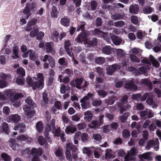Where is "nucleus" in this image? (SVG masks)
Returning a JSON list of instances; mask_svg holds the SVG:
<instances>
[{
    "label": "nucleus",
    "instance_id": "9",
    "mask_svg": "<svg viewBox=\"0 0 161 161\" xmlns=\"http://www.w3.org/2000/svg\"><path fill=\"white\" fill-rule=\"evenodd\" d=\"M110 36L114 44L115 45H120L122 42V39L120 37L114 34H110Z\"/></svg>",
    "mask_w": 161,
    "mask_h": 161
},
{
    "label": "nucleus",
    "instance_id": "13",
    "mask_svg": "<svg viewBox=\"0 0 161 161\" xmlns=\"http://www.w3.org/2000/svg\"><path fill=\"white\" fill-rule=\"evenodd\" d=\"M125 87L126 89H130L131 90H136L137 89L136 86L132 80H130L128 83H126L125 84Z\"/></svg>",
    "mask_w": 161,
    "mask_h": 161
},
{
    "label": "nucleus",
    "instance_id": "3",
    "mask_svg": "<svg viewBox=\"0 0 161 161\" xmlns=\"http://www.w3.org/2000/svg\"><path fill=\"white\" fill-rule=\"evenodd\" d=\"M35 6L34 3H27L26 4L23 12L24 14L26 15L24 17L26 19H27L31 16V11L35 8Z\"/></svg>",
    "mask_w": 161,
    "mask_h": 161
},
{
    "label": "nucleus",
    "instance_id": "7",
    "mask_svg": "<svg viewBox=\"0 0 161 161\" xmlns=\"http://www.w3.org/2000/svg\"><path fill=\"white\" fill-rule=\"evenodd\" d=\"M45 48L47 53H51L53 55L55 53L53 42H46L45 45Z\"/></svg>",
    "mask_w": 161,
    "mask_h": 161
},
{
    "label": "nucleus",
    "instance_id": "2",
    "mask_svg": "<svg viewBox=\"0 0 161 161\" xmlns=\"http://www.w3.org/2000/svg\"><path fill=\"white\" fill-rule=\"evenodd\" d=\"M66 151L68 152L71 153V152L73 159L74 161L77 160L78 155L76 152L78 149L76 146L72 143H68L66 145Z\"/></svg>",
    "mask_w": 161,
    "mask_h": 161
},
{
    "label": "nucleus",
    "instance_id": "45",
    "mask_svg": "<svg viewBox=\"0 0 161 161\" xmlns=\"http://www.w3.org/2000/svg\"><path fill=\"white\" fill-rule=\"evenodd\" d=\"M123 138H129L130 136V133L129 130L127 129L123 130L122 132Z\"/></svg>",
    "mask_w": 161,
    "mask_h": 161
},
{
    "label": "nucleus",
    "instance_id": "24",
    "mask_svg": "<svg viewBox=\"0 0 161 161\" xmlns=\"http://www.w3.org/2000/svg\"><path fill=\"white\" fill-rule=\"evenodd\" d=\"M141 83L142 85H144L148 87L150 89L152 88L153 85L152 82L150 81L148 79L145 78L142 80Z\"/></svg>",
    "mask_w": 161,
    "mask_h": 161
},
{
    "label": "nucleus",
    "instance_id": "1",
    "mask_svg": "<svg viewBox=\"0 0 161 161\" xmlns=\"http://www.w3.org/2000/svg\"><path fill=\"white\" fill-rule=\"evenodd\" d=\"M37 76V78L36 81H33L31 77L27 78L26 79L28 85L29 86L32 87L34 90L36 89L41 90L44 86V79L43 74L38 73Z\"/></svg>",
    "mask_w": 161,
    "mask_h": 161
},
{
    "label": "nucleus",
    "instance_id": "5",
    "mask_svg": "<svg viewBox=\"0 0 161 161\" xmlns=\"http://www.w3.org/2000/svg\"><path fill=\"white\" fill-rule=\"evenodd\" d=\"M23 109L27 117L29 118L33 117L35 112V111L34 110V108H31L26 105H24Z\"/></svg>",
    "mask_w": 161,
    "mask_h": 161
},
{
    "label": "nucleus",
    "instance_id": "21",
    "mask_svg": "<svg viewBox=\"0 0 161 161\" xmlns=\"http://www.w3.org/2000/svg\"><path fill=\"white\" fill-rule=\"evenodd\" d=\"M1 132H4L6 134L9 133V128L8 125L5 122L3 123L2 125V129L1 130Z\"/></svg>",
    "mask_w": 161,
    "mask_h": 161
},
{
    "label": "nucleus",
    "instance_id": "37",
    "mask_svg": "<svg viewBox=\"0 0 161 161\" xmlns=\"http://www.w3.org/2000/svg\"><path fill=\"white\" fill-rule=\"evenodd\" d=\"M38 140L39 143L41 146H43L44 144H45V146L48 145L46 140L42 136H39L38 138Z\"/></svg>",
    "mask_w": 161,
    "mask_h": 161
},
{
    "label": "nucleus",
    "instance_id": "59",
    "mask_svg": "<svg viewBox=\"0 0 161 161\" xmlns=\"http://www.w3.org/2000/svg\"><path fill=\"white\" fill-rule=\"evenodd\" d=\"M96 25L97 27H99L101 26L103 21L102 19L100 17H97L96 20Z\"/></svg>",
    "mask_w": 161,
    "mask_h": 161
},
{
    "label": "nucleus",
    "instance_id": "54",
    "mask_svg": "<svg viewBox=\"0 0 161 161\" xmlns=\"http://www.w3.org/2000/svg\"><path fill=\"white\" fill-rule=\"evenodd\" d=\"M58 62L61 65L66 66L68 64V63L65 61V58H61L59 59Z\"/></svg>",
    "mask_w": 161,
    "mask_h": 161
},
{
    "label": "nucleus",
    "instance_id": "48",
    "mask_svg": "<svg viewBox=\"0 0 161 161\" xmlns=\"http://www.w3.org/2000/svg\"><path fill=\"white\" fill-rule=\"evenodd\" d=\"M80 115L78 114H75L71 117L72 120L75 122L79 121L80 119Z\"/></svg>",
    "mask_w": 161,
    "mask_h": 161
},
{
    "label": "nucleus",
    "instance_id": "30",
    "mask_svg": "<svg viewBox=\"0 0 161 161\" xmlns=\"http://www.w3.org/2000/svg\"><path fill=\"white\" fill-rule=\"evenodd\" d=\"M157 142L158 143L157 144H159L158 140L157 142H155L153 140L149 141L147 143V145L146 147V149L147 150H149L151 147H153L155 144H157Z\"/></svg>",
    "mask_w": 161,
    "mask_h": 161
},
{
    "label": "nucleus",
    "instance_id": "43",
    "mask_svg": "<svg viewBox=\"0 0 161 161\" xmlns=\"http://www.w3.org/2000/svg\"><path fill=\"white\" fill-rule=\"evenodd\" d=\"M123 17V16L120 13H117L114 14L112 16V19L114 20H118L122 19Z\"/></svg>",
    "mask_w": 161,
    "mask_h": 161
},
{
    "label": "nucleus",
    "instance_id": "44",
    "mask_svg": "<svg viewBox=\"0 0 161 161\" xmlns=\"http://www.w3.org/2000/svg\"><path fill=\"white\" fill-rule=\"evenodd\" d=\"M130 58L132 62H136L138 63L140 61V59L134 55L130 54Z\"/></svg>",
    "mask_w": 161,
    "mask_h": 161
},
{
    "label": "nucleus",
    "instance_id": "41",
    "mask_svg": "<svg viewBox=\"0 0 161 161\" xmlns=\"http://www.w3.org/2000/svg\"><path fill=\"white\" fill-rule=\"evenodd\" d=\"M51 131L54 134L55 136L59 137L60 134L61 129L60 127L57 128V129L55 128L53 130Z\"/></svg>",
    "mask_w": 161,
    "mask_h": 161
},
{
    "label": "nucleus",
    "instance_id": "14",
    "mask_svg": "<svg viewBox=\"0 0 161 161\" xmlns=\"http://www.w3.org/2000/svg\"><path fill=\"white\" fill-rule=\"evenodd\" d=\"M129 10L131 14H136L139 12V7L138 5L136 4L131 5L130 6Z\"/></svg>",
    "mask_w": 161,
    "mask_h": 161
},
{
    "label": "nucleus",
    "instance_id": "32",
    "mask_svg": "<svg viewBox=\"0 0 161 161\" xmlns=\"http://www.w3.org/2000/svg\"><path fill=\"white\" fill-rule=\"evenodd\" d=\"M36 129L39 133H41L43 128V125L41 121L37 122L36 125Z\"/></svg>",
    "mask_w": 161,
    "mask_h": 161
},
{
    "label": "nucleus",
    "instance_id": "57",
    "mask_svg": "<svg viewBox=\"0 0 161 161\" xmlns=\"http://www.w3.org/2000/svg\"><path fill=\"white\" fill-rule=\"evenodd\" d=\"M54 106L58 110H62V105L59 101H56L54 103Z\"/></svg>",
    "mask_w": 161,
    "mask_h": 161
},
{
    "label": "nucleus",
    "instance_id": "27",
    "mask_svg": "<svg viewBox=\"0 0 161 161\" xmlns=\"http://www.w3.org/2000/svg\"><path fill=\"white\" fill-rule=\"evenodd\" d=\"M38 32V29L36 26H33L32 31L30 32V36L32 38L35 37L36 36Z\"/></svg>",
    "mask_w": 161,
    "mask_h": 161
},
{
    "label": "nucleus",
    "instance_id": "6",
    "mask_svg": "<svg viewBox=\"0 0 161 161\" xmlns=\"http://www.w3.org/2000/svg\"><path fill=\"white\" fill-rule=\"evenodd\" d=\"M87 34L86 31L81 32L76 38L75 40L78 42H82L87 39Z\"/></svg>",
    "mask_w": 161,
    "mask_h": 161
},
{
    "label": "nucleus",
    "instance_id": "64",
    "mask_svg": "<svg viewBox=\"0 0 161 161\" xmlns=\"http://www.w3.org/2000/svg\"><path fill=\"white\" fill-rule=\"evenodd\" d=\"M131 20L132 23L134 25H137L138 22V18L137 16H132L131 18Z\"/></svg>",
    "mask_w": 161,
    "mask_h": 161
},
{
    "label": "nucleus",
    "instance_id": "25",
    "mask_svg": "<svg viewBox=\"0 0 161 161\" xmlns=\"http://www.w3.org/2000/svg\"><path fill=\"white\" fill-rule=\"evenodd\" d=\"M117 100V97L115 96L111 97L109 98L106 99L105 101L106 103L108 105H112L113 104L114 102Z\"/></svg>",
    "mask_w": 161,
    "mask_h": 161
},
{
    "label": "nucleus",
    "instance_id": "55",
    "mask_svg": "<svg viewBox=\"0 0 161 161\" xmlns=\"http://www.w3.org/2000/svg\"><path fill=\"white\" fill-rule=\"evenodd\" d=\"M102 104V101L101 100H96L92 101V105L94 106H99Z\"/></svg>",
    "mask_w": 161,
    "mask_h": 161
},
{
    "label": "nucleus",
    "instance_id": "26",
    "mask_svg": "<svg viewBox=\"0 0 161 161\" xmlns=\"http://www.w3.org/2000/svg\"><path fill=\"white\" fill-rule=\"evenodd\" d=\"M17 139L19 141H25L27 140V141H30L31 138L27 135H24L23 134L18 136L17 137Z\"/></svg>",
    "mask_w": 161,
    "mask_h": 161
},
{
    "label": "nucleus",
    "instance_id": "49",
    "mask_svg": "<svg viewBox=\"0 0 161 161\" xmlns=\"http://www.w3.org/2000/svg\"><path fill=\"white\" fill-rule=\"evenodd\" d=\"M29 58L32 61H34L36 59V53L34 50H30Z\"/></svg>",
    "mask_w": 161,
    "mask_h": 161
},
{
    "label": "nucleus",
    "instance_id": "63",
    "mask_svg": "<svg viewBox=\"0 0 161 161\" xmlns=\"http://www.w3.org/2000/svg\"><path fill=\"white\" fill-rule=\"evenodd\" d=\"M66 157L67 160L69 161H72L73 158V155H72L71 153L66 151L65 152Z\"/></svg>",
    "mask_w": 161,
    "mask_h": 161
},
{
    "label": "nucleus",
    "instance_id": "58",
    "mask_svg": "<svg viewBox=\"0 0 161 161\" xmlns=\"http://www.w3.org/2000/svg\"><path fill=\"white\" fill-rule=\"evenodd\" d=\"M97 93L98 95L101 97H104L107 95V92L103 90L99 91L97 92Z\"/></svg>",
    "mask_w": 161,
    "mask_h": 161
},
{
    "label": "nucleus",
    "instance_id": "22",
    "mask_svg": "<svg viewBox=\"0 0 161 161\" xmlns=\"http://www.w3.org/2000/svg\"><path fill=\"white\" fill-rule=\"evenodd\" d=\"M84 119L86 122L90 121L92 118V114L90 111H88L85 113Z\"/></svg>",
    "mask_w": 161,
    "mask_h": 161
},
{
    "label": "nucleus",
    "instance_id": "17",
    "mask_svg": "<svg viewBox=\"0 0 161 161\" xmlns=\"http://www.w3.org/2000/svg\"><path fill=\"white\" fill-rule=\"evenodd\" d=\"M55 154L56 156L58 158V159L61 161L64 160L65 158L62 150L61 149H57L55 152Z\"/></svg>",
    "mask_w": 161,
    "mask_h": 161
},
{
    "label": "nucleus",
    "instance_id": "28",
    "mask_svg": "<svg viewBox=\"0 0 161 161\" xmlns=\"http://www.w3.org/2000/svg\"><path fill=\"white\" fill-rule=\"evenodd\" d=\"M92 34L95 36H98L99 37H102L103 35L104 32L98 29L97 28H95L92 31Z\"/></svg>",
    "mask_w": 161,
    "mask_h": 161
},
{
    "label": "nucleus",
    "instance_id": "34",
    "mask_svg": "<svg viewBox=\"0 0 161 161\" xmlns=\"http://www.w3.org/2000/svg\"><path fill=\"white\" fill-rule=\"evenodd\" d=\"M16 83L18 85L22 86L25 84V80L24 77L18 76L16 80Z\"/></svg>",
    "mask_w": 161,
    "mask_h": 161
},
{
    "label": "nucleus",
    "instance_id": "10",
    "mask_svg": "<svg viewBox=\"0 0 161 161\" xmlns=\"http://www.w3.org/2000/svg\"><path fill=\"white\" fill-rule=\"evenodd\" d=\"M42 98L41 101V105L42 107H44L48 104L49 101L48 95L45 91L42 93Z\"/></svg>",
    "mask_w": 161,
    "mask_h": 161
},
{
    "label": "nucleus",
    "instance_id": "62",
    "mask_svg": "<svg viewBox=\"0 0 161 161\" xmlns=\"http://www.w3.org/2000/svg\"><path fill=\"white\" fill-rule=\"evenodd\" d=\"M147 113L148 111L147 110L141 111L139 112V114L142 118H145V119L147 116Z\"/></svg>",
    "mask_w": 161,
    "mask_h": 161
},
{
    "label": "nucleus",
    "instance_id": "52",
    "mask_svg": "<svg viewBox=\"0 0 161 161\" xmlns=\"http://www.w3.org/2000/svg\"><path fill=\"white\" fill-rule=\"evenodd\" d=\"M69 86H66L65 85L62 84L61 85L60 87V92L62 94H64L66 92V91L68 90L67 87H69Z\"/></svg>",
    "mask_w": 161,
    "mask_h": 161
},
{
    "label": "nucleus",
    "instance_id": "40",
    "mask_svg": "<svg viewBox=\"0 0 161 161\" xmlns=\"http://www.w3.org/2000/svg\"><path fill=\"white\" fill-rule=\"evenodd\" d=\"M153 9L150 6H147L145 7L143 10L144 13L145 14H149L152 12Z\"/></svg>",
    "mask_w": 161,
    "mask_h": 161
},
{
    "label": "nucleus",
    "instance_id": "11",
    "mask_svg": "<svg viewBox=\"0 0 161 161\" xmlns=\"http://www.w3.org/2000/svg\"><path fill=\"white\" fill-rule=\"evenodd\" d=\"M13 55L12 57L13 58L16 59L19 58V47L16 44H14L13 47Z\"/></svg>",
    "mask_w": 161,
    "mask_h": 161
},
{
    "label": "nucleus",
    "instance_id": "47",
    "mask_svg": "<svg viewBox=\"0 0 161 161\" xmlns=\"http://www.w3.org/2000/svg\"><path fill=\"white\" fill-rule=\"evenodd\" d=\"M55 119H53L51 121L50 124L48 126V128L50 131H52L55 128Z\"/></svg>",
    "mask_w": 161,
    "mask_h": 161
},
{
    "label": "nucleus",
    "instance_id": "60",
    "mask_svg": "<svg viewBox=\"0 0 161 161\" xmlns=\"http://www.w3.org/2000/svg\"><path fill=\"white\" fill-rule=\"evenodd\" d=\"M94 139L97 141H100L102 139V136L101 135L98 133L94 134L93 135Z\"/></svg>",
    "mask_w": 161,
    "mask_h": 161
},
{
    "label": "nucleus",
    "instance_id": "20",
    "mask_svg": "<svg viewBox=\"0 0 161 161\" xmlns=\"http://www.w3.org/2000/svg\"><path fill=\"white\" fill-rule=\"evenodd\" d=\"M25 102L31 108H34L36 107V104L32 99L31 97H28L25 100Z\"/></svg>",
    "mask_w": 161,
    "mask_h": 161
},
{
    "label": "nucleus",
    "instance_id": "35",
    "mask_svg": "<svg viewBox=\"0 0 161 161\" xmlns=\"http://www.w3.org/2000/svg\"><path fill=\"white\" fill-rule=\"evenodd\" d=\"M25 128V125L23 124H19L14 127V129L16 130H19L21 132H23V130Z\"/></svg>",
    "mask_w": 161,
    "mask_h": 161
},
{
    "label": "nucleus",
    "instance_id": "36",
    "mask_svg": "<svg viewBox=\"0 0 161 161\" xmlns=\"http://www.w3.org/2000/svg\"><path fill=\"white\" fill-rule=\"evenodd\" d=\"M31 154V151L29 148L26 149L21 152V155L23 158L28 157Z\"/></svg>",
    "mask_w": 161,
    "mask_h": 161
},
{
    "label": "nucleus",
    "instance_id": "31",
    "mask_svg": "<svg viewBox=\"0 0 161 161\" xmlns=\"http://www.w3.org/2000/svg\"><path fill=\"white\" fill-rule=\"evenodd\" d=\"M58 11L57 10V7L53 6L52 9V11L51 13V16L52 18H57L58 17Z\"/></svg>",
    "mask_w": 161,
    "mask_h": 161
},
{
    "label": "nucleus",
    "instance_id": "38",
    "mask_svg": "<svg viewBox=\"0 0 161 161\" xmlns=\"http://www.w3.org/2000/svg\"><path fill=\"white\" fill-rule=\"evenodd\" d=\"M17 73L19 75L18 76H21L24 77L25 75V71L24 68L22 67H19L17 69Z\"/></svg>",
    "mask_w": 161,
    "mask_h": 161
},
{
    "label": "nucleus",
    "instance_id": "50",
    "mask_svg": "<svg viewBox=\"0 0 161 161\" xmlns=\"http://www.w3.org/2000/svg\"><path fill=\"white\" fill-rule=\"evenodd\" d=\"M113 22L112 20L108 21V22L105 25L104 28L108 30H110L111 29V26L113 25Z\"/></svg>",
    "mask_w": 161,
    "mask_h": 161
},
{
    "label": "nucleus",
    "instance_id": "23",
    "mask_svg": "<svg viewBox=\"0 0 161 161\" xmlns=\"http://www.w3.org/2000/svg\"><path fill=\"white\" fill-rule=\"evenodd\" d=\"M66 133L67 134L73 133L77 131L76 127L72 125H69L66 128Z\"/></svg>",
    "mask_w": 161,
    "mask_h": 161
},
{
    "label": "nucleus",
    "instance_id": "56",
    "mask_svg": "<svg viewBox=\"0 0 161 161\" xmlns=\"http://www.w3.org/2000/svg\"><path fill=\"white\" fill-rule=\"evenodd\" d=\"M125 25V22L123 21H119L116 22L114 23V25L116 27H121Z\"/></svg>",
    "mask_w": 161,
    "mask_h": 161
},
{
    "label": "nucleus",
    "instance_id": "33",
    "mask_svg": "<svg viewBox=\"0 0 161 161\" xmlns=\"http://www.w3.org/2000/svg\"><path fill=\"white\" fill-rule=\"evenodd\" d=\"M63 74H65L67 76L71 77L73 75V70L72 69L67 68L64 69V71L62 73Z\"/></svg>",
    "mask_w": 161,
    "mask_h": 161
},
{
    "label": "nucleus",
    "instance_id": "8",
    "mask_svg": "<svg viewBox=\"0 0 161 161\" xmlns=\"http://www.w3.org/2000/svg\"><path fill=\"white\" fill-rule=\"evenodd\" d=\"M47 60L49 62V64L52 68L55 67V61L51 56H49L47 55H45L44 56L43 59V61L44 62H45Z\"/></svg>",
    "mask_w": 161,
    "mask_h": 161
},
{
    "label": "nucleus",
    "instance_id": "46",
    "mask_svg": "<svg viewBox=\"0 0 161 161\" xmlns=\"http://www.w3.org/2000/svg\"><path fill=\"white\" fill-rule=\"evenodd\" d=\"M2 159L4 161H9L11 159L10 156L5 153H3L1 154Z\"/></svg>",
    "mask_w": 161,
    "mask_h": 161
},
{
    "label": "nucleus",
    "instance_id": "29",
    "mask_svg": "<svg viewBox=\"0 0 161 161\" xmlns=\"http://www.w3.org/2000/svg\"><path fill=\"white\" fill-rule=\"evenodd\" d=\"M95 63L98 64H101L104 63L106 60L105 58L103 57H97L95 59Z\"/></svg>",
    "mask_w": 161,
    "mask_h": 161
},
{
    "label": "nucleus",
    "instance_id": "51",
    "mask_svg": "<svg viewBox=\"0 0 161 161\" xmlns=\"http://www.w3.org/2000/svg\"><path fill=\"white\" fill-rule=\"evenodd\" d=\"M44 33L42 31L38 32L36 36V39L39 42L42 41V38L44 36Z\"/></svg>",
    "mask_w": 161,
    "mask_h": 161
},
{
    "label": "nucleus",
    "instance_id": "4",
    "mask_svg": "<svg viewBox=\"0 0 161 161\" xmlns=\"http://www.w3.org/2000/svg\"><path fill=\"white\" fill-rule=\"evenodd\" d=\"M21 119V117L18 114H13L9 115L7 118V121L8 123H18Z\"/></svg>",
    "mask_w": 161,
    "mask_h": 161
},
{
    "label": "nucleus",
    "instance_id": "39",
    "mask_svg": "<svg viewBox=\"0 0 161 161\" xmlns=\"http://www.w3.org/2000/svg\"><path fill=\"white\" fill-rule=\"evenodd\" d=\"M81 141L83 142H86L88 140V135L86 133H83L81 134Z\"/></svg>",
    "mask_w": 161,
    "mask_h": 161
},
{
    "label": "nucleus",
    "instance_id": "61",
    "mask_svg": "<svg viewBox=\"0 0 161 161\" xmlns=\"http://www.w3.org/2000/svg\"><path fill=\"white\" fill-rule=\"evenodd\" d=\"M83 153L86 154L88 156H91L92 152L90 149L88 147H84L83 149Z\"/></svg>",
    "mask_w": 161,
    "mask_h": 161
},
{
    "label": "nucleus",
    "instance_id": "12",
    "mask_svg": "<svg viewBox=\"0 0 161 161\" xmlns=\"http://www.w3.org/2000/svg\"><path fill=\"white\" fill-rule=\"evenodd\" d=\"M64 48L67 54L70 56H72V50L70 49L71 43L69 40L65 41L64 42Z\"/></svg>",
    "mask_w": 161,
    "mask_h": 161
},
{
    "label": "nucleus",
    "instance_id": "42",
    "mask_svg": "<svg viewBox=\"0 0 161 161\" xmlns=\"http://www.w3.org/2000/svg\"><path fill=\"white\" fill-rule=\"evenodd\" d=\"M86 23L84 21L81 22V24L78 25V28L77 29V31H79L81 30L82 32L84 31V30L85 29V25Z\"/></svg>",
    "mask_w": 161,
    "mask_h": 161
},
{
    "label": "nucleus",
    "instance_id": "15",
    "mask_svg": "<svg viewBox=\"0 0 161 161\" xmlns=\"http://www.w3.org/2000/svg\"><path fill=\"white\" fill-rule=\"evenodd\" d=\"M151 152H147L144 153L139 155V158L141 160L143 159L147 160H152L153 158L151 156Z\"/></svg>",
    "mask_w": 161,
    "mask_h": 161
},
{
    "label": "nucleus",
    "instance_id": "53",
    "mask_svg": "<svg viewBox=\"0 0 161 161\" xmlns=\"http://www.w3.org/2000/svg\"><path fill=\"white\" fill-rule=\"evenodd\" d=\"M81 106L83 108L86 109L90 107V103L89 102L80 101Z\"/></svg>",
    "mask_w": 161,
    "mask_h": 161
},
{
    "label": "nucleus",
    "instance_id": "19",
    "mask_svg": "<svg viewBox=\"0 0 161 161\" xmlns=\"http://www.w3.org/2000/svg\"><path fill=\"white\" fill-rule=\"evenodd\" d=\"M70 19L67 17L62 18L60 20V23L63 26L67 27L69 26Z\"/></svg>",
    "mask_w": 161,
    "mask_h": 161
},
{
    "label": "nucleus",
    "instance_id": "16",
    "mask_svg": "<svg viewBox=\"0 0 161 161\" xmlns=\"http://www.w3.org/2000/svg\"><path fill=\"white\" fill-rule=\"evenodd\" d=\"M88 126L90 128H93L95 130L99 128L100 124H99V121L97 120H93L91 123L89 124Z\"/></svg>",
    "mask_w": 161,
    "mask_h": 161
},
{
    "label": "nucleus",
    "instance_id": "18",
    "mask_svg": "<svg viewBox=\"0 0 161 161\" xmlns=\"http://www.w3.org/2000/svg\"><path fill=\"white\" fill-rule=\"evenodd\" d=\"M113 51V48L110 46H106L102 48V51L103 53L106 55L110 54Z\"/></svg>",
    "mask_w": 161,
    "mask_h": 161
}]
</instances>
